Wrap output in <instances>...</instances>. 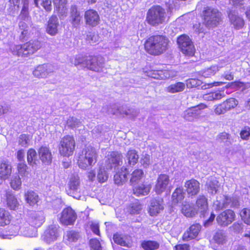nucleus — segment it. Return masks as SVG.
Wrapping results in <instances>:
<instances>
[{
    "instance_id": "de8ad7c7",
    "label": "nucleus",
    "mask_w": 250,
    "mask_h": 250,
    "mask_svg": "<svg viewBox=\"0 0 250 250\" xmlns=\"http://www.w3.org/2000/svg\"><path fill=\"white\" fill-rule=\"evenodd\" d=\"M218 183V181L216 180H211L208 182L206 185L208 191L211 194H216L219 187Z\"/></svg>"
},
{
    "instance_id": "a211bd4d",
    "label": "nucleus",
    "mask_w": 250,
    "mask_h": 250,
    "mask_svg": "<svg viewBox=\"0 0 250 250\" xmlns=\"http://www.w3.org/2000/svg\"><path fill=\"white\" fill-rule=\"evenodd\" d=\"M201 229V226L199 223L191 225L183 234V241H188L195 239L198 235Z\"/></svg>"
},
{
    "instance_id": "473e14b6",
    "label": "nucleus",
    "mask_w": 250,
    "mask_h": 250,
    "mask_svg": "<svg viewBox=\"0 0 250 250\" xmlns=\"http://www.w3.org/2000/svg\"><path fill=\"white\" fill-rule=\"evenodd\" d=\"M141 247L144 250H157L160 248V244L155 240H144L141 243Z\"/></svg>"
},
{
    "instance_id": "4c0bfd02",
    "label": "nucleus",
    "mask_w": 250,
    "mask_h": 250,
    "mask_svg": "<svg viewBox=\"0 0 250 250\" xmlns=\"http://www.w3.org/2000/svg\"><path fill=\"white\" fill-rule=\"evenodd\" d=\"M176 42L180 50L193 42L189 37L186 34H182L178 36Z\"/></svg>"
},
{
    "instance_id": "c85d7f7f",
    "label": "nucleus",
    "mask_w": 250,
    "mask_h": 250,
    "mask_svg": "<svg viewBox=\"0 0 250 250\" xmlns=\"http://www.w3.org/2000/svg\"><path fill=\"white\" fill-rule=\"evenodd\" d=\"M185 192L182 187L176 188L171 195V202L173 204L177 205L181 203L185 199Z\"/></svg>"
},
{
    "instance_id": "79ce46f5",
    "label": "nucleus",
    "mask_w": 250,
    "mask_h": 250,
    "mask_svg": "<svg viewBox=\"0 0 250 250\" xmlns=\"http://www.w3.org/2000/svg\"><path fill=\"white\" fill-rule=\"evenodd\" d=\"M80 185V178L78 175H72L69 179L68 188L71 191L77 190Z\"/></svg>"
},
{
    "instance_id": "412c9836",
    "label": "nucleus",
    "mask_w": 250,
    "mask_h": 250,
    "mask_svg": "<svg viewBox=\"0 0 250 250\" xmlns=\"http://www.w3.org/2000/svg\"><path fill=\"white\" fill-rule=\"evenodd\" d=\"M195 208L198 212L204 215L208 210V202L207 197L203 194L199 195L195 201Z\"/></svg>"
},
{
    "instance_id": "5fc2aeb1",
    "label": "nucleus",
    "mask_w": 250,
    "mask_h": 250,
    "mask_svg": "<svg viewBox=\"0 0 250 250\" xmlns=\"http://www.w3.org/2000/svg\"><path fill=\"white\" fill-rule=\"evenodd\" d=\"M240 136L242 140H248L250 137V127L248 126H244L240 131Z\"/></svg>"
},
{
    "instance_id": "052dcab7",
    "label": "nucleus",
    "mask_w": 250,
    "mask_h": 250,
    "mask_svg": "<svg viewBox=\"0 0 250 250\" xmlns=\"http://www.w3.org/2000/svg\"><path fill=\"white\" fill-rule=\"evenodd\" d=\"M108 175L104 170L100 169L97 175V178L99 182L101 183L106 182L108 179Z\"/></svg>"
},
{
    "instance_id": "c756f323",
    "label": "nucleus",
    "mask_w": 250,
    "mask_h": 250,
    "mask_svg": "<svg viewBox=\"0 0 250 250\" xmlns=\"http://www.w3.org/2000/svg\"><path fill=\"white\" fill-rule=\"evenodd\" d=\"M51 71L46 64L38 66L33 71V75L36 77L41 79L46 78Z\"/></svg>"
},
{
    "instance_id": "1a4fd4ad",
    "label": "nucleus",
    "mask_w": 250,
    "mask_h": 250,
    "mask_svg": "<svg viewBox=\"0 0 250 250\" xmlns=\"http://www.w3.org/2000/svg\"><path fill=\"white\" fill-rule=\"evenodd\" d=\"M77 219L76 211L71 207H67L62 211L59 221L63 226H73Z\"/></svg>"
},
{
    "instance_id": "423d86ee",
    "label": "nucleus",
    "mask_w": 250,
    "mask_h": 250,
    "mask_svg": "<svg viewBox=\"0 0 250 250\" xmlns=\"http://www.w3.org/2000/svg\"><path fill=\"white\" fill-rule=\"evenodd\" d=\"M12 216L5 208L0 207V227L8 226L10 235L18 233L23 225V220L20 218L17 219L13 223L11 224Z\"/></svg>"
},
{
    "instance_id": "864d4df0",
    "label": "nucleus",
    "mask_w": 250,
    "mask_h": 250,
    "mask_svg": "<svg viewBox=\"0 0 250 250\" xmlns=\"http://www.w3.org/2000/svg\"><path fill=\"white\" fill-rule=\"evenodd\" d=\"M89 246L91 250H102L101 243L97 239L92 238L90 239Z\"/></svg>"
},
{
    "instance_id": "9d476101",
    "label": "nucleus",
    "mask_w": 250,
    "mask_h": 250,
    "mask_svg": "<svg viewBox=\"0 0 250 250\" xmlns=\"http://www.w3.org/2000/svg\"><path fill=\"white\" fill-rule=\"evenodd\" d=\"M238 105V100L235 98L230 97L221 103L215 105L214 111L216 115L224 114L235 109Z\"/></svg>"
},
{
    "instance_id": "ea45409f",
    "label": "nucleus",
    "mask_w": 250,
    "mask_h": 250,
    "mask_svg": "<svg viewBox=\"0 0 250 250\" xmlns=\"http://www.w3.org/2000/svg\"><path fill=\"white\" fill-rule=\"evenodd\" d=\"M127 209L132 215L138 214L142 210V204L137 200L135 202L130 204L127 207Z\"/></svg>"
},
{
    "instance_id": "6ab92c4d",
    "label": "nucleus",
    "mask_w": 250,
    "mask_h": 250,
    "mask_svg": "<svg viewBox=\"0 0 250 250\" xmlns=\"http://www.w3.org/2000/svg\"><path fill=\"white\" fill-rule=\"evenodd\" d=\"M228 15L230 23L235 29L239 30L243 28L245 21L241 16L238 15L233 10H229L228 12Z\"/></svg>"
},
{
    "instance_id": "6e6d98bb",
    "label": "nucleus",
    "mask_w": 250,
    "mask_h": 250,
    "mask_svg": "<svg viewBox=\"0 0 250 250\" xmlns=\"http://www.w3.org/2000/svg\"><path fill=\"white\" fill-rule=\"evenodd\" d=\"M99 39L98 35L96 34L95 33L90 32L86 36V41L90 44L97 43L99 41Z\"/></svg>"
},
{
    "instance_id": "9b49d317",
    "label": "nucleus",
    "mask_w": 250,
    "mask_h": 250,
    "mask_svg": "<svg viewBox=\"0 0 250 250\" xmlns=\"http://www.w3.org/2000/svg\"><path fill=\"white\" fill-rule=\"evenodd\" d=\"M235 212L231 209H226L216 217L217 224L221 227H226L231 224L235 219Z\"/></svg>"
},
{
    "instance_id": "13d9d810",
    "label": "nucleus",
    "mask_w": 250,
    "mask_h": 250,
    "mask_svg": "<svg viewBox=\"0 0 250 250\" xmlns=\"http://www.w3.org/2000/svg\"><path fill=\"white\" fill-rule=\"evenodd\" d=\"M29 140L28 135L21 134L19 138V144L22 146H26L28 145Z\"/></svg>"
},
{
    "instance_id": "c9c22d12",
    "label": "nucleus",
    "mask_w": 250,
    "mask_h": 250,
    "mask_svg": "<svg viewBox=\"0 0 250 250\" xmlns=\"http://www.w3.org/2000/svg\"><path fill=\"white\" fill-rule=\"evenodd\" d=\"M27 161L28 165L32 167L37 166V152L34 148H30L27 152Z\"/></svg>"
},
{
    "instance_id": "8fccbe9b",
    "label": "nucleus",
    "mask_w": 250,
    "mask_h": 250,
    "mask_svg": "<svg viewBox=\"0 0 250 250\" xmlns=\"http://www.w3.org/2000/svg\"><path fill=\"white\" fill-rule=\"evenodd\" d=\"M65 236L66 240L70 242H75L80 237L79 232L74 230L67 231Z\"/></svg>"
},
{
    "instance_id": "774afa93",
    "label": "nucleus",
    "mask_w": 250,
    "mask_h": 250,
    "mask_svg": "<svg viewBox=\"0 0 250 250\" xmlns=\"http://www.w3.org/2000/svg\"><path fill=\"white\" fill-rule=\"evenodd\" d=\"M90 229L94 234L100 236L99 225L98 224L92 223L90 225Z\"/></svg>"
},
{
    "instance_id": "ddd939ff",
    "label": "nucleus",
    "mask_w": 250,
    "mask_h": 250,
    "mask_svg": "<svg viewBox=\"0 0 250 250\" xmlns=\"http://www.w3.org/2000/svg\"><path fill=\"white\" fill-rule=\"evenodd\" d=\"M84 19L85 25L91 28L98 26L101 21L98 12L93 9H89L85 11Z\"/></svg>"
},
{
    "instance_id": "0e129e2a",
    "label": "nucleus",
    "mask_w": 250,
    "mask_h": 250,
    "mask_svg": "<svg viewBox=\"0 0 250 250\" xmlns=\"http://www.w3.org/2000/svg\"><path fill=\"white\" fill-rule=\"evenodd\" d=\"M43 8L48 12L52 10V4L51 0H42L41 3Z\"/></svg>"
},
{
    "instance_id": "aec40b11",
    "label": "nucleus",
    "mask_w": 250,
    "mask_h": 250,
    "mask_svg": "<svg viewBox=\"0 0 250 250\" xmlns=\"http://www.w3.org/2000/svg\"><path fill=\"white\" fill-rule=\"evenodd\" d=\"M39 158L42 163L45 165H50L52 162V154L48 146H42L38 150Z\"/></svg>"
},
{
    "instance_id": "603ef678",
    "label": "nucleus",
    "mask_w": 250,
    "mask_h": 250,
    "mask_svg": "<svg viewBox=\"0 0 250 250\" xmlns=\"http://www.w3.org/2000/svg\"><path fill=\"white\" fill-rule=\"evenodd\" d=\"M213 240L218 244L223 245L226 243V237L221 231H217L213 236Z\"/></svg>"
},
{
    "instance_id": "c03bdc74",
    "label": "nucleus",
    "mask_w": 250,
    "mask_h": 250,
    "mask_svg": "<svg viewBox=\"0 0 250 250\" xmlns=\"http://www.w3.org/2000/svg\"><path fill=\"white\" fill-rule=\"evenodd\" d=\"M180 51L186 57H192L194 56L196 49L193 42L184 47Z\"/></svg>"
},
{
    "instance_id": "09e8293b",
    "label": "nucleus",
    "mask_w": 250,
    "mask_h": 250,
    "mask_svg": "<svg viewBox=\"0 0 250 250\" xmlns=\"http://www.w3.org/2000/svg\"><path fill=\"white\" fill-rule=\"evenodd\" d=\"M198 115L197 110L193 107H191L185 111L184 118L188 121H192Z\"/></svg>"
},
{
    "instance_id": "bb28decb",
    "label": "nucleus",
    "mask_w": 250,
    "mask_h": 250,
    "mask_svg": "<svg viewBox=\"0 0 250 250\" xmlns=\"http://www.w3.org/2000/svg\"><path fill=\"white\" fill-rule=\"evenodd\" d=\"M70 21L72 25L75 27L79 26L81 23L82 16L76 6L71 7Z\"/></svg>"
},
{
    "instance_id": "4d7b16f0",
    "label": "nucleus",
    "mask_w": 250,
    "mask_h": 250,
    "mask_svg": "<svg viewBox=\"0 0 250 250\" xmlns=\"http://www.w3.org/2000/svg\"><path fill=\"white\" fill-rule=\"evenodd\" d=\"M201 81L195 78H190L187 81V85L188 88H195L199 86Z\"/></svg>"
},
{
    "instance_id": "2f4dec72",
    "label": "nucleus",
    "mask_w": 250,
    "mask_h": 250,
    "mask_svg": "<svg viewBox=\"0 0 250 250\" xmlns=\"http://www.w3.org/2000/svg\"><path fill=\"white\" fill-rule=\"evenodd\" d=\"M125 158L127 164L129 166H134L138 163L139 156L136 150L130 149L127 151Z\"/></svg>"
},
{
    "instance_id": "e433bc0d",
    "label": "nucleus",
    "mask_w": 250,
    "mask_h": 250,
    "mask_svg": "<svg viewBox=\"0 0 250 250\" xmlns=\"http://www.w3.org/2000/svg\"><path fill=\"white\" fill-rule=\"evenodd\" d=\"M145 177V173L143 169L140 168L135 169L131 174L130 182L131 184L137 183Z\"/></svg>"
},
{
    "instance_id": "b1692460",
    "label": "nucleus",
    "mask_w": 250,
    "mask_h": 250,
    "mask_svg": "<svg viewBox=\"0 0 250 250\" xmlns=\"http://www.w3.org/2000/svg\"><path fill=\"white\" fill-rule=\"evenodd\" d=\"M59 22L57 17L55 16H51L49 19L46 27V32L51 36L56 35L58 32V27Z\"/></svg>"
},
{
    "instance_id": "f257e3e1",
    "label": "nucleus",
    "mask_w": 250,
    "mask_h": 250,
    "mask_svg": "<svg viewBox=\"0 0 250 250\" xmlns=\"http://www.w3.org/2000/svg\"><path fill=\"white\" fill-rule=\"evenodd\" d=\"M168 38L163 34H153L145 40L144 48L145 52L152 56H159L166 53L169 48Z\"/></svg>"
},
{
    "instance_id": "4468645a",
    "label": "nucleus",
    "mask_w": 250,
    "mask_h": 250,
    "mask_svg": "<svg viewBox=\"0 0 250 250\" xmlns=\"http://www.w3.org/2000/svg\"><path fill=\"white\" fill-rule=\"evenodd\" d=\"M106 163L110 169L116 167L123 164V155L118 151H112L107 156Z\"/></svg>"
},
{
    "instance_id": "338daca9",
    "label": "nucleus",
    "mask_w": 250,
    "mask_h": 250,
    "mask_svg": "<svg viewBox=\"0 0 250 250\" xmlns=\"http://www.w3.org/2000/svg\"><path fill=\"white\" fill-rule=\"evenodd\" d=\"M245 85V84L244 83L242 82L239 81H235L234 82H231L230 83V86L233 88H237V89H240L241 88L244 87Z\"/></svg>"
},
{
    "instance_id": "f704fd0d",
    "label": "nucleus",
    "mask_w": 250,
    "mask_h": 250,
    "mask_svg": "<svg viewBox=\"0 0 250 250\" xmlns=\"http://www.w3.org/2000/svg\"><path fill=\"white\" fill-rule=\"evenodd\" d=\"M25 200L29 205L34 206L37 204L39 201V196L33 191L28 190L24 195Z\"/></svg>"
},
{
    "instance_id": "680f3d73",
    "label": "nucleus",
    "mask_w": 250,
    "mask_h": 250,
    "mask_svg": "<svg viewBox=\"0 0 250 250\" xmlns=\"http://www.w3.org/2000/svg\"><path fill=\"white\" fill-rule=\"evenodd\" d=\"M19 27H22V31L21 32L20 38L21 39H24L28 35V30L27 29V25L25 22H20Z\"/></svg>"
},
{
    "instance_id": "58836bf2",
    "label": "nucleus",
    "mask_w": 250,
    "mask_h": 250,
    "mask_svg": "<svg viewBox=\"0 0 250 250\" xmlns=\"http://www.w3.org/2000/svg\"><path fill=\"white\" fill-rule=\"evenodd\" d=\"M185 88V84L183 82H177L171 84L167 87V91L168 93H175L183 91Z\"/></svg>"
},
{
    "instance_id": "a878e982",
    "label": "nucleus",
    "mask_w": 250,
    "mask_h": 250,
    "mask_svg": "<svg viewBox=\"0 0 250 250\" xmlns=\"http://www.w3.org/2000/svg\"><path fill=\"white\" fill-rule=\"evenodd\" d=\"M146 73L147 76L158 80L166 79L169 75L167 70L162 69H150L146 70Z\"/></svg>"
},
{
    "instance_id": "6e6552de",
    "label": "nucleus",
    "mask_w": 250,
    "mask_h": 250,
    "mask_svg": "<svg viewBox=\"0 0 250 250\" xmlns=\"http://www.w3.org/2000/svg\"><path fill=\"white\" fill-rule=\"evenodd\" d=\"M222 14L217 9L207 7L202 13L203 23L207 27H215L222 21Z\"/></svg>"
},
{
    "instance_id": "f03ea898",
    "label": "nucleus",
    "mask_w": 250,
    "mask_h": 250,
    "mask_svg": "<svg viewBox=\"0 0 250 250\" xmlns=\"http://www.w3.org/2000/svg\"><path fill=\"white\" fill-rule=\"evenodd\" d=\"M42 47L41 42L38 39L30 40L22 44L15 45L11 49L13 55L27 58L36 53Z\"/></svg>"
},
{
    "instance_id": "dca6fc26",
    "label": "nucleus",
    "mask_w": 250,
    "mask_h": 250,
    "mask_svg": "<svg viewBox=\"0 0 250 250\" xmlns=\"http://www.w3.org/2000/svg\"><path fill=\"white\" fill-rule=\"evenodd\" d=\"M169 177L166 174H160L156 181L154 190L157 194L165 192L169 183Z\"/></svg>"
},
{
    "instance_id": "2eb2a0df",
    "label": "nucleus",
    "mask_w": 250,
    "mask_h": 250,
    "mask_svg": "<svg viewBox=\"0 0 250 250\" xmlns=\"http://www.w3.org/2000/svg\"><path fill=\"white\" fill-rule=\"evenodd\" d=\"M164 209V200L161 198H153L150 202L148 212L151 216H157Z\"/></svg>"
},
{
    "instance_id": "5701e85b",
    "label": "nucleus",
    "mask_w": 250,
    "mask_h": 250,
    "mask_svg": "<svg viewBox=\"0 0 250 250\" xmlns=\"http://www.w3.org/2000/svg\"><path fill=\"white\" fill-rule=\"evenodd\" d=\"M151 188L150 184L143 183L133 188V193L136 196H146L150 193Z\"/></svg>"
},
{
    "instance_id": "3c124183",
    "label": "nucleus",
    "mask_w": 250,
    "mask_h": 250,
    "mask_svg": "<svg viewBox=\"0 0 250 250\" xmlns=\"http://www.w3.org/2000/svg\"><path fill=\"white\" fill-rule=\"evenodd\" d=\"M218 70V66H212L205 70L203 73V75L206 78H210L215 75Z\"/></svg>"
},
{
    "instance_id": "72a5a7b5",
    "label": "nucleus",
    "mask_w": 250,
    "mask_h": 250,
    "mask_svg": "<svg viewBox=\"0 0 250 250\" xmlns=\"http://www.w3.org/2000/svg\"><path fill=\"white\" fill-rule=\"evenodd\" d=\"M53 2L57 13L63 14L66 12L67 0H53Z\"/></svg>"
},
{
    "instance_id": "69168bd1",
    "label": "nucleus",
    "mask_w": 250,
    "mask_h": 250,
    "mask_svg": "<svg viewBox=\"0 0 250 250\" xmlns=\"http://www.w3.org/2000/svg\"><path fill=\"white\" fill-rule=\"evenodd\" d=\"M190 247L188 244H179L174 247V250H190Z\"/></svg>"
},
{
    "instance_id": "7ed1b4c3",
    "label": "nucleus",
    "mask_w": 250,
    "mask_h": 250,
    "mask_svg": "<svg viewBox=\"0 0 250 250\" xmlns=\"http://www.w3.org/2000/svg\"><path fill=\"white\" fill-rule=\"evenodd\" d=\"M98 157L97 151L94 147H85L78 154L77 165L83 170L91 169L97 163Z\"/></svg>"
},
{
    "instance_id": "393cba45",
    "label": "nucleus",
    "mask_w": 250,
    "mask_h": 250,
    "mask_svg": "<svg viewBox=\"0 0 250 250\" xmlns=\"http://www.w3.org/2000/svg\"><path fill=\"white\" fill-rule=\"evenodd\" d=\"M128 174V170L126 167H121L120 170L114 176L115 183L118 186L122 185L127 181Z\"/></svg>"
},
{
    "instance_id": "f8f14e48",
    "label": "nucleus",
    "mask_w": 250,
    "mask_h": 250,
    "mask_svg": "<svg viewBox=\"0 0 250 250\" xmlns=\"http://www.w3.org/2000/svg\"><path fill=\"white\" fill-rule=\"evenodd\" d=\"M184 187L188 198H193L198 195L200 192V183L194 178L187 180Z\"/></svg>"
},
{
    "instance_id": "bf43d9fd",
    "label": "nucleus",
    "mask_w": 250,
    "mask_h": 250,
    "mask_svg": "<svg viewBox=\"0 0 250 250\" xmlns=\"http://www.w3.org/2000/svg\"><path fill=\"white\" fill-rule=\"evenodd\" d=\"M47 234L52 240H56L57 238V229L56 227L50 226L47 230Z\"/></svg>"
},
{
    "instance_id": "20e7f679",
    "label": "nucleus",
    "mask_w": 250,
    "mask_h": 250,
    "mask_svg": "<svg viewBox=\"0 0 250 250\" xmlns=\"http://www.w3.org/2000/svg\"><path fill=\"white\" fill-rule=\"evenodd\" d=\"M167 14L164 8L159 5L152 6L146 13V21L151 26L157 27L166 22Z\"/></svg>"
},
{
    "instance_id": "7c9ffc66",
    "label": "nucleus",
    "mask_w": 250,
    "mask_h": 250,
    "mask_svg": "<svg viewBox=\"0 0 250 250\" xmlns=\"http://www.w3.org/2000/svg\"><path fill=\"white\" fill-rule=\"evenodd\" d=\"M6 205L8 208L11 210H16L18 209L19 204L16 197L10 192L6 193Z\"/></svg>"
},
{
    "instance_id": "a18cd8bd",
    "label": "nucleus",
    "mask_w": 250,
    "mask_h": 250,
    "mask_svg": "<svg viewBox=\"0 0 250 250\" xmlns=\"http://www.w3.org/2000/svg\"><path fill=\"white\" fill-rule=\"evenodd\" d=\"M239 215L242 221L247 225L250 226V208H242L240 211Z\"/></svg>"
},
{
    "instance_id": "cd10ccee",
    "label": "nucleus",
    "mask_w": 250,
    "mask_h": 250,
    "mask_svg": "<svg viewBox=\"0 0 250 250\" xmlns=\"http://www.w3.org/2000/svg\"><path fill=\"white\" fill-rule=\"evenodd\" d=\"M181 212L184 216L188 218L194 217L198 213L196 208L189 203L182 205Z\"/></svg>"
},
{
    "instance_id": "e2e57ef3",
    "label": "nucleus",
    "mask_w": 250,
    "mask_h": 250,
    "mask_svg": "<svg viewBox=\"0 0 250 250\" xmlns=\"http://www.w3.org/2000/svg\"><path fill=\"white\" fill-rule=\"evenodd\" d=\"M230 138V134L226 132H223L220 133L217 136L216 140L219 143H223L227 141Z\"/></svg>"
},
{
    "instance_id": "a19ab883",
    "label": "nucleus",
    "mask_w": 250,
    "mask_h": 250,
    "mask_svg": "<svg viewBox=\"0 0 250 250\" xmlns=\"http://www.w3.org/2000/svg\"><path fill=\"white\" fill-rule=\"evenodd\" d=\"M225 97V95L220 91H212L205 94L204 99L207 101H217Z\"/></svg>"
},
{
    "instance_id": "4be33fe9",
    "label": "nucleus",
    "mask_w": 250,
    "mask_h": 250,
    "mask_svg": "<svg viewBox=\"0 0 250 250\" xmlns=\"http://www.w3.org/2000/svg\"><path fill=\"white\" fill-rule=\"evenodd\" d=\"M12 167L9 163L5 160L0 162V179L5 181L11 176Z\"/></svg>"
},
{
    "instance_id": "f3484780",
    "label": "nucleus",
    "mask_w": 250,
    "mask_h": 250,
    "mask_svg": "<svg viewBox=\"0 0 250 250\" xmlns=\"http://www.w3.org/2000/svg\"><path fill=\"white\" fill-rule=\"evenodd\" d=\"M113 239L115 244L118 245L131 248L133 245V240L131 236L116 232L113 235Z\"/></svg>"
},
{
    "instance_id": "37998d69",
    "label": "nucleus",
    "mask_w": 250,
    "mask_h": 250,
    "mask_svg": "<svg viewBox=\"0 0 250 250\" xmlns=\"http://www.w3.org/2000/svg\"><path fill=\"white\" fill-rule=\"evenodd\" d=\"M17 170L18 175H21L22 178L27 177L29 174L28 167L24 162L17 164Z\"/></svg>"
},
{
    "instance_id": "39448f33",
    "label": "nucleus",
    "mask_w": 250,
    "mask_h": 250,
    "mask_svg": "<svg viewBox=\"0 0 250 250\" xmlns=\"http://www.w3.org/2000/svg\"><path fill=\"white\" fill-rule=\"evenodd\" d=\"M103 58L96 55L85 56L76 58L74 61L75 66L82 65L88 70L95 71H101L104 67Z\"/></svg>"
},
{
    "instance_id": "0eeeda50",
    "label": "nucleus",
    "mask_w": 250,
    "mask_h": 250,
    "mask_svg": "<svg viewBox=\"0 0 250 250\" xmlns=\"http://www.w3.org/2000/svg\"><path fill=\"white\" fill-rule=\"evenodd\" d=\"M76 148V142L71 135H65L62 137L58 145L59 154L62 157L69 158L73 155Z\"/></svg>"
},
{
    "instance_id": "49530a36",
    "label": "nucleus",
    "mask_w": 250,
    "mask_h": 250,
    "mask_svg": "<svg viewBox=\"0 0 250 250\" xmlns=\"http://www.w3.org/2000/svg\"><path fill=\"white\" fill-rule=\"evenodd\" d=\"M11 188L14 190H18L21 187V180L19 175L13 176L10 181Z\"/></svg>"
}]
</instances>
